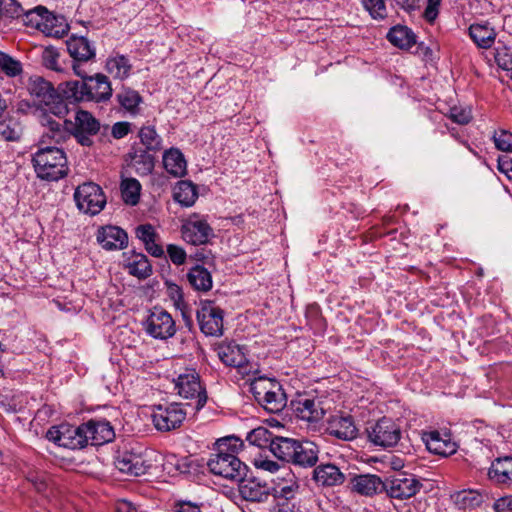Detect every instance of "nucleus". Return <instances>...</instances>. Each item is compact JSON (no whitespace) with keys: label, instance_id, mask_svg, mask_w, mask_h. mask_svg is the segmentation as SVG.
I'll use <instances>...</instances> for the list:
<instances>
[{"label":"nucleus","instance_id":"nucleus-1","mask_svg":"<svg viewBox=\"0 0 512 512\" xmlns=\"http://www.w3.org/2000/svg\"><path fill=\"white\" fill-rule=\"evenodd\" d=\"M62 93L71 102L104 103L111 99L113 89L109 78L102 73H97L84 80L67 81Z\"/></svg>","mask_w":512,"mask_h":512},{"label":"nucleus","instance_id":"nucleus-2","mask_svg":"<svg viewBox=\"0 0 512 512\" xmlns=\"http://www.w3.org/2000/svg\"><path fill=\"white\" fill-rule=\"evenodd\" d=\"M26 86L32 98V105L39 114L49 112L59 118L66 116L68 108L50 81L42 76L32 75L28 78Z\"/></svg>","mask_w":512,"mask_h":512},{"label":"nucleus","instance_id":"nucleus-3","mask_svg":"<svg viewBox=\"0 0 512 512\" xmlns=\"http://www.w3.org/2000/svg\"><path fill=\"white\" fill-rule=\"evenodd\" d=\"M32 164L38 178L45 181H58L68 175L66 153L58 146L38 147L32 154Z\"/></svg>","mask_w":512,"mask_h":512},{"label":"nucleus","instance_id":"nucleus-4","mask_svg":"<svg viewBox=\"0 0 512 512\" xmlns=\"http://www.w3.org/2000/svg\"><path fill=\"white\" fill-rule=\"evenodd\" d=\"M250 391L257 403L269 413H279L286 407V394L275 379L256 378L250 383Z\"/></svg>","mask_w":512,"mask_h":512},{"label":"nucleus","instance_id":"nucleus-5","mask_svg":"<svg viewBox=\"0 0 512 512\" xmlns=\"http://www.w3.org/2000/svg\"><path fill=\"white\" fill-rule=\"evenodd\" d=\"M145 449L139 444L125 445L115 457L116 468L129 476H141L150 467L144 455Z\"/></svg>","mask_w":512,"mask_h":512},{"label":"nucleus","instance_id":"nucleus-6","mask_svg":"<svg viewBox=\"0 0 512 512\" xmlns=\"http://www.w3.org/2000/svg\"><path fill=\"white\" fill-rule=\"evenodd\" d=\"M211 473L223 478L237 481L246 476L248 467L236 455L229 452L217 451L207 462Z\"/></svg>","mask_w":512,"mask_h":512},{"label":"nucleus","instance_id":"nucleus-7","mask_svg":"<svg viewBox=\"0 0 512 512\" xmlns=\"http://www.w3.org/2000/svg\"><path fill=\"white\" fill-rule=\"evenodd\" d=\"M74 200L80 211L90 215L99 214L106 205L102 188L93 182L79 185L75 190Z\"/></svg>","mask_w":512,"mask_h":512},{"label":"nucleus","instance_id":"nucleus-8","mask_svg":"<svg viewBox=\"0 0 512 512\" xmlns=\"http://www.w3.org/2000/svg\"><path fill=\"white\" fill-rule=\"evenodd\" d=\"M46 437L57 445L72 450L82 449L88 445L83 424L74 426L64 423L59 426L51 427L47 431Z\"/></svg>","mask_w":512,"mask_h":512},{"label":"nucleus","instance_id":"nucleus-9","mask_svg":"<svg viewBox=\"0 0 512 512\" xmlns=\"http://www.w3.org/2000/svg\"><path fill=\"white\" fill-rule=\"evenodd\" d=\"M367 433L370 442L384 448L395 446L402 436L400 426L387 417L379 419L367 428Z\"/></svg>","mask_w":512,"mask_h":512},{"label":"nucleus","instance_id":"nucleus-10","mask_svg":"<svg viewBox=\"0 0 512 512\" xmlns=\"http://www.w3.org/2000/svg\"><path fill=\"white\" fill-rule=\"evenodd\" d=\"M175 387L181 397L195 400L194 409L196 411L205 406L207 393L200 383L199 375L195 371L179 375Z\"/></svg>","mask_w":512,"mask_h":512},{"label":"nucleus","instance_id":"nucleus-11","mask_svg":"<svg viewBox=\"0 0 512 512\" xmlns=\"http://www.w3.org/2000/svg\"><path fill=\"white\" fill-rule=\"evenodd\" d=\"M72 126L71 136H74L77 142L82 146H91L93 144L92 136L100 131L99 121L88 111L79 110L75 115V122H67Z\"/></svg>","mask_w":512,"mask_h":512},{"label":"nucleus","instance_id":"nucleus-12","mask_svg":"<svg viewBox=\"0 0 512 512\" xmlns=\"http://www.w3.org/2000/svg\"><path fill=\"white\" fill-rule=\"evenodd\" d=\"M182 238L189 244L205 245L214 236V231L209 223L197 214L189 216L181 227Z\"/></svg>","mask_w":512,"mask_h":512},{"label":"nucleus","instance_id":"nucleus-13","mask_svg":"<svg viewBox=\"0 0 512 512\" xmlns=\"http://www.w3.org/2000/svg\"><path fill=\"white\" fill-rule=\"evenodd\" d=\"M384 485V491L389 497L400 500L413 497L422 487L415 476L405 473H399L386 479Z\"/></svg>","mask_w":512,"mask_h":512},{"label":"nucleus","instance_id":"nucleus-14","mask_svg":"<svg viewBox=\"0 0 512 512\" xmlns=\"http://www.w3.org/2000/svg\"><path fill=\"white\" fill-rule=\"evenodd\" d=\"M145 330L153 338L165 340L174 336L176 325L167 311L155 307L146 320Z\"/></svg>","mask_w":512,"mask_h":512},{"label":"nucleus","instance_id":"nucleus-15","mask_svg":"<svg viewBox=\"0 0 512 512\" xmlns=\"http://www.w3.org/2000/svg\"><path fill=\"white\" fill-rule=\"evenodd\" d=\"M51 115L49 112H42L38 115L40 124L45 128L39 141V147L58 146L71 137L69 129L56 121Z\"/></svg>","mask_w":512,"mask_h":512},{"label":"nucleus","instance_id":"nucleus-16","mask_svg":"<svg viewBox=\"0 0 512 512\" xmlns=\"http://www.w3.org/2000/svg\"><path fill=\"white\" fill-rule=\"evenodd\" d=\"M185 416L186 412L180 404L171 403L166 406H157L153 410L152 420L157 430L170 431L179 427Z\"/></svg>","mask_w":512,"mask_h":512},{"label":"nucleus","instance_id":"nucleus-17","mask_svg":"<svg viewBox=\"0 0 512 512\" xmlns=\"http://www.w3.org/2000/svg\"><path fill=\"white\" fill-rule=\"evenodd\" d=\"M200 330L207 336H221L223 332V310L210 303L202 305L197 311Z\"/></svg>","mask_w":512,"mask_h":512},{"label":"nucleus","instance_id":"nucleus-18","mask_svg":"<svg viewBox=\"0 0 512 512\" xmlns=\"http://www.w3.org/2000/svg\"><path fill=\"white\" fill-rule=\"evenodd\" d=\"M237 481L239 494L245 501L264 503L271 496L272 488L256 477L243 476Z\"/></svg>","mask_w":512,"mask_h":512},{"label":"nucleus","instance_id":"nucleus-19","mask_svg":"<svg viewBox=\"0 0 512 512\" xmlns=\"http://www.w3.org/2000/svg\"><path fill=\"white\" fill-rule=\"evenodd\" d=\"M422 440L427 449L436 455L447 457L457 451V445L452 440L451 433L447 430L423 432Z\"/></svg>","mask_w":512,"mask_h":512},{"label":"nucleus","instance_id":"nucleus-20","mask_svg":"<svg viewBox=\"0 0 512 512\" xmlns=\"http://www.w3.org/2000/svg\"><path fill=\"white\" fill-rule=\"evenodd\" d=\"M322 404L319 399L299 397L291 401V408L297 418L307 422H319L326 413Z\"/></svg>","mask_w":512,"mask_h":512},{"label":"nucleus","instance_id":"nucleus-21","mask_svg":"<svg viewBox=\"0 0 512 512\" xmlns=\"http://www.w3.org/2000/svg\"><path fill=\"white\" fill-rule=\"evenodd\" d=\"M84 434L87 436L88 445L99 446L112 441L115 432L110 422L106 420L91 419L83 423Z\"/></svg>","mask_w":512,"mask_h":512},{"label":"nucleus","instance_id":"nucleus-22","mask_svg":"<svg viewBox=\"0 0 512 512\" xmlns=\"http://www.w3.org/2000/svg\"><path fill=\"white\" fill-rule=\"evenodd\" d=\"M97 241L106 250H121L128 245V235L120 227L105 226L98 230Z\"/></svg>","mask_w":512,"mask_h":512},{"label":"nucleus","instance_id":"nucleus-23","mask_svg":"<svg viewBox=\"0 0 512 512\" xmlns=\"http://www.w3.org/2000/svg\"><path fill=\"white\" fill-rule=\"evenodd\" d=\"M69 55L75 62H88L96 56V48L85 36L72 35L66 41Z\"/></svg>","mask_w":512,"mask_h":512},{"label":"nucleus","instance_id":"nucleus-24","mask_svg":"<svg viewBox=\"0 0 512 512\" xmlns=\"http://www.w3.org/2000/svg\"><path fill=\"white\" fill-rule=\"evenodd\" d=\"M313 479L319 486L333 487L342 485L346 476L335 464L322 463L314 468Z\"/></svg>","mask_w":512,"mask_h":512},{"label":"nucleus","instance_id":"nucleus-25","mask_svg":"<svg viewBox=\"0 0 512 512\" xmlns=\"http://www.w3.org/2000/svg\"><path fill=\"white\" fill-rule=\"evenodd\" d=\"M351 485L352 491L368 497L381 493L385 489L384 481L375 474L355 475L351 479Z\"/></svg>","mask_w":512,"mask_h":512},{"label":"nucleus","instance_id":"nucleus-26","mask_svg":"<svg viewBox=\"0 0 512 512\" xmlns=\"http://www.w3.org/2000/svg\"><path fill=\"white\" fill-rule=\"evenodd\" d=\"M327 431L341 440H352L357 436V428L351 416H332L328 421Z\"/></svg>","mask_w":512,"mask_h":512},{"label":"nucleus","instance_id":"nucleus-27","mask_svg":"<svg viewBox=\"0 0 512 512\" xmlns=\"http://www.w3.org/2000/svg\"><path fill=\"white\" fill-rule=\"evenodd\" d=\"M489 479L504 486L512 485V457L505 456L495 459L488 471Z\"/></svg>","mask_w":512,"mask_h":512},{"label":"nucleus","instance_id":"nucleus-28","mask_svg":"<svg viewBox=\"0 0 512 512\" xmlns=\"http://www.w3.org/2000/svg\"><path fill=\"white\" fill-rule=\"evenodd\" d=\"M318 446L311 442V441H298L293 459L292 464L307 468V467H313L318 461Z\"/></svg>","mask_w":512,"mask_h":512},{"label":"nucleus","instance_id":"nucleus-29","mask_svg":"<svg viewBox=\"0 0 512 512\" xmlns=\"http://www.w3.org/2000/svg\"><path fill=\"white\" fill-rule=\"evenodd\" d=\"M115 99L119 107L129 115L136 116L139 114L143 98L138 91L122 85L121 89L116 93Z\"/></svg>","mask_w":512,"mask_h":512},{"label":"nucleus","instance_id":"nucleus-30","mask_svg":"<svg viewBox=\"0 0 512 512\" xmlns=\"http://www.w3.org/2000/svg\"><path fill=\"white\" fill-rule=\"evenodd\" d=\"M218 356L225 365L231 367L243 368L247 362L243 347L236 343L221 344Z\"/></svg>","mask_w":512,"mask_h":512},{"label":"nucleus","instance_id":"nucleus-31","mask_svg":"<svg viewBox=\"0 0 512 512\" xmlns=\"http://www.w3.org/2000/svg\"><path fill=\"white\" fill-rule=\"evenodd\" d=\"M163 165L166 171L174 177H182L186 173V160L182 152L177 148H170L164 152Z\"/></svg>","mask_w":512,"mask_h":512},{"label":"nucleus","instance_id":"nucleus-32","mask_svg":"<svg viewBox=\"0 0 512 512\" xmlns=\"http://www.w3.org/2000/svg\"><path fill=\"white\" fill-rule=\"evenodd\" d=\"M105 69L115 79L125 80L130 76L132 65L128 57L116 53L107 58Z\"/></svg>","mask_w":512,"mask_h":512},{"label":"nucleus","instance_id":"nucleus-33","mask_svg":"<svg viewBox=\"0 0 512 512\" xmlns=\"http://www.w3.org/2000/svg\"><path fill=\"white\" fill-rule=\"evenodd\" d=\"M187 281L193 289L200 292H208L213 284L211 273L198 264L189 269Z\"/></svg>","mask_w":512,"mask_h":512},{"label":"nucleus","instance_id":"nucleus-34","mask_svg":"<svg viewBox=\"0 0 512 512\" xmlns=\"http://www.w3.org/2000/svg\"><path fill=\"white\" fill-rule=\"evenodd\" d=\"M469 35L473 42L480 48H490L496 38V32L489 23H475L469 27Z\"/></svg>","mask_w":512,"mask_h":512},{"label":"nucleus","instance_id":"nucleus-35","mask_svg":"<svg viewBox=\"0 0 512 512\" xmlns=\"http://www.w3.org/2000/svg\"><path fill=\"white\" fill-rule=\"evenodd\" d=\"M387 39L394 46L401 49H409L416 43L413 31L407 26L402 25L392 27L387 33Z\"/></svg>","mask_w":512,"mask_h":512},{"label":"nucleus","instance_id":"nucleus-36","mask_svg":"<svg viewBox=\"0 0 512 512\" xmlns=\"http://www.w3.org/2000/svg\"><path fill=\"white\" fill-rule=\"evenodd\" d=\"M297 443L291 438L275 437L270 441V451L278 459L291 463Z\"/></svg>","mask_w":512,"mask_h":512},{"label":"nucleus","instance_id":"nucleus-37","mask_svg":"<svg viewBox=\"0 0 512 512\" xmlns=\"http://www.w3.org/2000/svg\"><path fill=\"white\" fill-rule=\"evenodd\" d=\"M40 31L46 36L61 38L67 34L68 24L65 23L63 17H58L50 11H47Z\"/></svg>","mask_w":512,"mask_h":512},{"label":"nucleus","instance_id":"nucleus-38","mask_svg":"<svg viewBox=\"0 0 512 512\" xmlns=\"http://www.w3.org/2000/svg\"><path fill=\"white\" fill-rule=\"evenodd\" d=\"M130 156L132 166L138 175L146 176L153 171L155 158L149 153V151L141 148L135 149V151L131 153Z\"/></svg>","mask_w":512,"mask_h":512},{"label":"nucleus","instance_id":"nucleus-39","mask_svg":"<svg viewBox=\"0 0 512 512\" xmlns=\"http://www.w3.org/2000/svg\"><path fill=\"white\" fill-rule=\"evenodd\" d=\"M198 197L197 187L190 181L178 182L174 191V200L185 207L192 206Z\"/></svg>","mask_w":512,"mask_h":512},{"label":"nucleus","instance_id":"nucleus-40","mask_svg":"<svg viewBox=\"0 0 512 512\" xmlns=\"http://www.w3.org/2000/svg\"><path fill=\"white\" fill-rule=\"evenodd\" d=\"M123 201L128 205H136L140 199L141 184L135 178L123 179L120 185Z\"/></svg>","mask_w":512,"mask_h":512},{"label":"nucleus","instance_id":"nucleus-41","mask_svg":"<svg viewBox=\"0 0 512 512\" xmlns=\"http://www.w3.org/2000/svg\"><path fill=\"white\" fill-rule=\"evenodd\" d=\"M129 273L139 279H146L152 274V266L147 256L142 253L136 254L128 264Z\"/></svg>","mask_w":512,"mask_h":512},{"label":"nucleus","instance_id":"nucleus-42","mask_svg":"<svg viewBox=\"0 0 512 512\" xmlns=\"http://www.w3.org/2000/svg\"><path fill=\"white\" fill-rule=\"evenodd\" d=\"M138 135L146 151L156 152L162 149V139L153 126L142 127Z\"/></svg>","mask_w":512,"mask_h":512},{"label":"nucleus","instance_id":"nucleus-43","mask_svg":"<svg viewBox=\"0 0 512 512\" xmlns=\"http://www.w3.org/2000/svg\"><path fill=\"white\" fill-rule=\"evenodd\" d=\"M0 69L8 77H16L23 72L22 63L2 51H0Z\"/></svg>","mask_w":512,"mask_h":512},{"label":"nucleus","instance_id":"nucleus-44","mask_svg":"<svg viewBox=\"0 0 512 512\" xmlns=\"http://www.w3.org/2000/svg\"><path fill=\"white\" fill-rule=\"evenodd\" d=\"M47 11L48 9L46 7L37 6L34 9L24 12L22 15L24 25L40 31Z\"/></svg>","mask_w":512,"mask_h":512},{"label":"nucleus","instance_id":"nucleus-45","mask_svg":"<svg viewBox=\"0 0 512 512\" xmlns=\"http://www.w3.org/2000/svg\"><path fill=\"white\" fill-rule=\"evenodd\" d=\"M272 433L265 427H258L253 429L247 434L246 440L257 447H270V441H272Z\"/></svg>","mask_w":512,"mask_h":512},{"label":"nucleus","instance_id":"nucleus-46","mask_svg":"<svg viewBox=\"0 0 512 512\" xmlns=\"http://www.w3.org/2000/svg\"><path fill=\"white\" fill-rule=\"evenodd\" d=\"M23 13V8L16 0H0V17L19 18Z\"/></svg>","mask_w":512,"mask_h":512},{"label":"nucleus","instance_id":"nucleus-47","mask_svg":"<svg viewBox=\"0 0 512 512\" xmlns=\"http://www.w3.org/2000/svg\"><path fill=\"white\" fill-rule=\"evenodd\" d=\"M217 451L229 452L236 455V453L242 448L243 442L237 437L230 436L221 438L216 442Z\"/></svg>","mask_w":512,"mask_h":512},{"label":"nucleus","instance_id":"nucleus-48","mask_svg":"<svg viewBox=\"0 0 512 512\" xmlns=\"http://www.w3.org/2000/svg\"><path fill=\"white\" fill-rule=\"evenodd\" d=\"M59 57L60 54L54 47H47L42 52V64L51 70L60 71L61 67L59 66Z\"/></svg>","mask_w":512,"mask_h":512},{"label":"nucleus","instance_id":"nucleus-49","mask_svg":"<svg viewBox=\"0 0 512 512\" xmlns=\"http://www.w3.org/2000/svg\"><path fill=\"white\" fill-rule=\"evenodd\" d=\"M481 502V496L474 491H461L456 495V503L464 508L478 506Z\"/></svg>","mask_w":512,"mask_h":512},{"label":"nucleus","instance_id":"nucleus-50","mask_svg":"<svg viewBox=\"0 0 512 512\" xmlns=\"http://www.w3.org/2000/svg\"><path fill=\"white\" fill-rule=\"evenodd\" d=\"M495 146L498 150L512 152V133L506 130H500L493 135Z\"/></svg>","mask_w":512,"mask_h":512},{"label":"nucleus","instance_id":"nucleus-51","mask_svg":"<svg viewBox=\"0 0 512 512\" xmlns=\"http://www.w3.org/2000/svg\"><path fill=\"white\" fill-rule=\"evenodd\" d=\"M362 2L374 19L385 18L386 6L383 0H362Z\"/></svg>","mask_w":512,"mask_h":512},{"label":"nucleus","instance_id":"nucleus-52","mask_svg":"<svg viewBox=\"0 0 512 512\" xmlns=\"http://www.w3.org/2000/svg\"><path fill=\"white\" fill-rule=\"evenodd\" d=\"M20 138V131L11 122H0V139L4 141H15Z\"/></svg>","mask_w":512,"mask_h":512},{"label":"nucleus","instance_id":"nucleus-53","mask_svg":"<svg viewBox=\"0 0 512 512\" xmlns=\"http://www.w3.org/2000/svg\"><path fill=\"white\" fill-rule=\"evenodd\" d=\"M167 254L171 262L177 266L184 264L187 259L185 250L175 244H169L167 246Z\"/></svg>","mask_w":512,"mask_h":512},{"label":"nucleus","instance_id":"nucleus-54","mask_svg":"<svg viewBox=\"0 0 512 512\" xmlns=\"http://www.w3.org/2000/svg\"><path fill=\"white\" fill-rule=\"evenodd\" d=\"M136 236L143 242V244H148L152 242L153 238L159 237L151 224L139 225L136 228Z\"/></svg>","mask_w":512,"mask_h":512},{"label":"nucleus","instance_id":"nucleus-55","mask_svg":"<svg viewBox=\"0 0 512 512\" xmlns=\"http://www.w3.org/2000/svg\"><path fill=\"white\" fill-rule=\"evenodd\" d=\"M299 490V484L296 481H291L290 483L279 486L278 489H275L276 496L279 498H283L285 500L293 499Z\"/></svg>","mask_w":512,"mask_h":512},{"label":"nucleus","instance_id":"nucleus-56","mask_svg":"<svg viewBox=\"0 0 512 512\" xmlns=\"http://www.w3.org/2000/svg\"><path fill=\"white\" fill-rule=\"evenodd\" d=\"M27 479L29 482L32 483V485L38 492L43 493L46 491L48 484L47 477L45 474L31 473L28 475Z\"/></svg>","mask_w":512,"mask_h":512},{"label":"nucleus","instance_id":"nucleus-57","mask_svg":"<svg viewBox=\"0 0 512 512\" xmlns=\"http://www.w3.org/2000/svg\"><path fill=\"white\" fill-rule=\"evenodd\" d=\"M495 61L501 69L506 70L507 72L512 68V56L509 55L506 49L497 50Z\"/></svg>","mask_w":512,"mask_h":512},{"label":"nucleus","instance_id":"nucleus-58","mask_svg":"<svg viewBox=\"0 0 512 512\" xmlns=\"http://www.w3.org/2000/svg\"><path fill=\"white\" fill-rule=\"evenodd\" d=\"M175 512H202L201 505L186 500H178L174 503Z\"/></svg>","mask_w":512,"mask_h":512},{"label":"nucleus","instance_id":"nucleus-59","mask_svg":"<svg viewBox=\"0 0 512 512\" xmlns=\"http://www.w3.org/2000/svg\"><path fill=\"white\" fill-rule=\"evenodd\" d=\"M130 132V123L121 121L115 123L111 128V134L115 139H121Z\"/></svg>","mask_w":512,"mask_h":512},{"label":"nucleus","instance_id":"nucleus-60","mask_svg":"<svg viewBox=\"0 0 512 512\" xmlns=\"http://www.w3.org/2000/svg\"><path fill=\"white\" fill-rule=\"evenodd\" d=\"M427 6L424 11V17L427 21L433 22L438 15V7L441 0H427Z\"/></svg>","mask_w":512,"mask_h":512},{"label":"nucleus","instance_id":"nucleus-61","mask_svg":"<svg viewBox=\"0 0 512 512\" xmlns=\"http://www.w3.org/2000/svg\"><path fill=\"white\" fill-rule=\"evenodd\" d=\"M450 118L453 122L464 125L470 122L471 115L469 111L452 109Z\"/></svg>","mask_w":512,"mask_h":512},{"label":"nucleus","instance_id":"nucleus-62","mask_svg":"<svg viewBox=\"0 0 512 512\" xmlns=\"http://www.w3.org/2000/svg\"><path fill=\"white\" fill-rule=\"evenodd\" d=\"M493 508L495 512H512V495L496 500Z\"/></svg>","mask_w":512,"mask_h":512},{"label":"nucleus","instance_id":"nucleus-63","mask_svg":"<svg viewBox=\"0 0 512 512\" xmlns=\"http://www.w3.org/2000/svg\"><path fill=\"white\" fill-rule=\"evenodd\" d=\"M498 170L512 179V158L504 155L498 158Z\"/></svg>","mask_w":512,"mask_h":512},{"label":"nucleus","instance_id":"nucleus-64","mask_svg":"<svg viewBox=\"0 0 512 512\" xmlns=\"http://www.w3.org/2000/svg\"><path fill=\"white\" fill-rule=\"evenodd\" d=\"M191 258L198 262H202L205 264H209L213 260V255L211 250H208L204 247L197 249L194 254L191 255Z\"/></svg>","mask_w":512,"mask_h":512}]
</instances>
